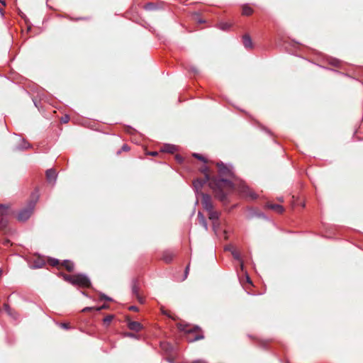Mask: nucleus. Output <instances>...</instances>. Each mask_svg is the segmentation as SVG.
Returning a JSON list of instances; mask_svg holds the SVG:
<instances>
[{
  "mask_svg": "<svg viewBox=\"0 0 363 363\" xmlns=\"http://www.w3.org/2000/svg\"><path fill=\"white\" fill-rule=\"evenodd\" d=\"M161 150L164 152L174 153L177 150V147L173 145L166 144L163 145Z\"/></svg>",
  "mask_w": 363,
  "mask_h": 363,
  "instance_id": "ddd939ff",
  "label": "nucleus"
},
{
  "mask_svg": "<svg viewBox=\"0 0 363 363\" xmlns=\"http://www.w3.org/2000/svg\"><path fill=\"white\" fill-rule=\"evenodd\" d=\"M62 265L67 269V271L72 272L74 269V264L69 260H64Z\"/></svg>",
  "mask_w": 363,
  "mask_h": 363,
  "instance_id": "a211bd4d",
  "label": "nucleus"
},
{
  "mask_svg": "<svg viewBox=\"0 0 363 363\" xmlns=\"http://www.w3.org/2000/svg\"><path fill=\"white\" fill-rule=\"evenodd\" d=\"M93 308L91 307H86L85 308L83 309V311H90Z\"/></svg>",
  "mask_w": 363,
  "mask_h": 363,
  "instance_id": "79ce46f5",
  "label": "nucleus"
},
{
  "mask_svg": "<svg viewBox=\"0 0 363 363\" xmlns=\"http://www.w3.org/2000/svg\"><path fill=\"white\" fill-rule=\"evenodd\" d=\"M46 177L48 182L55 184L57 179V174L55 169H49L46 171Z\"/></svg>",
  "mask_w": 363,
  "mask_h": 363,
  "instance_id": "9d476101",
  "label": "nucleus"
},
{
  "mask_svg": "<svg viewBox=\"0 0 363 363\" xmlns=\"http://www.w3.org/2000/svg\"><path fill=\"white\" fill-rule=\"evenodd\" d=\"M125 336L130 337V338H137V335L133 333H127Z\"/></svg>",
  "mask_w": 363,
  "mask_h": 363,
  "instance_id": "c85d7f7f",
  "label": "nucleus"
},
{
  "mask_svg": "<svg viewBox=\"0 0 363 363\" xmlns=\"http://www.w3.org/2000/svg\"><path fill=\"white\" fill-rule=\"evenodd\" d=\"M218 27L220 29H221L223 30H226L230 27V24H229L228 23L222 22V23H219Z\"/></svg>",
  "mask_w": 363,
  "mask_h": 363,
  "instance_id": "4be33fe9",
  "label": "nucleus"
},
{
  "mask_svg": "<svg viewBox=\"0 0 363 363\" xmlns=\"http://www.w3.org/2000/svg\"><path fill=\"white\" fill-rule=\"evenodd\" d=\"M139 284L138 281L133 280L132 283V293L137 298L138 301L143 303L144 302L143 297L139 294Z\"/></svg>",
  "mask_w": 363,
  "mask_h": 363,
  "instance_id": "423d86ee",
  "label": "nucleus"
},
{
  "mask_svg": "<svg viewBox=\"0 0 363 363\" xmlns=\"http://www.w3.org/2000/svg\"><path fill=\"white\" fill-rule=\"evenodd\" d=\"M218 167V172L220 177H233L234 173L233 171V167L231 165H225L223 162H218L217 164Z\"/></svg>",
  "mask_w": 363,
  "mask_h": 363,
  "instance_id": "7ed1b4c3",
  "label": "nucleus"
},
{
  "mask_svg": "<svg viewBox=\"0 0 363 363\" xmlns=\"http://www.w3.org/2000/svg\"><path fill=\"white\" fill-rule=\"evenodd\" d=\"M198 218H199V223L203 227V228L207 230H208V223H207V221L204 217V216L203 215V213L199 211L198 213Z\"/></svg>",
  "mask_w": 363,
  "mask_h": 363,
  "instance_id": "4468645a",
  "label": "nucleus"
},
{
  "mask_svg": "<svg viewBox=\"0 0 363 363\" xmlns=\"http://www.w3.org/2000/svg\"><path fill=\"white\" fill-rule=\"evenodd\" d=\"M130 310L131 311H137L138 310V307L135 306H132L129 308Z\"/></svg>",
  "mask_w": 363,
  "mask_h": 363,
  "instance_id": "4c0bfd02",
  "label": "nucleus"
},
{
  "mask_svg": "<svg viewBox=\"0 0 363 363\" xmlns=\"http://www.w3.org/2000/svg\"><path fill=\"white\" fill-rule=\"evenodd\" d=\"M191 72H194V73H197V72H198L197 69H196V68H195V67H191Z\"/></svg>",
  "mask_w": 363,
  "mask_h": 363,
  "instance_id": "a19ab883",
  "label": "nucleus"
},
{
  "mask_svg": "<svg viewBox=\"0 0 363 363\" xmlns=\"http://www.w3.org/2000/svg\"><path fill=\"white\" fill-rule=\"evenodd\" d=\"M240 189V192L245 196H249L252 199H255L257 198L256 194L252 192L245 184H241Z\"/></svg>",
  "mask_w": 363,
  "mask_h": 363,
  "instance_id": "0eeeda50",
  "label": "nucleus"
},
{
  "mask_svg": "<svg viewBox=\"0 0 363 363\" xmlns=\"http://www.w3.org/2000/svg\"><path fill=\"white\" fill-rule=\"evenodd\" d=\"M113 317L114 316L113 315H108L106 316L103 320L104 324L108 326L113 319Z\"/></svg>",
  "mask_w": 363,
  "mask_h": 363,
  "instance_id": "aec40b11",
  "label": "nucleus"
},
{
  "mask_svg": "<svg viewBox=\"0 0 363 363\" xmlns=\"http://www.w3.org/2000/svg\"><path fill=\"white\" fill-rule=\"evenodd\" d=\"M155 5L152 3H148L145 6V9L146 10H153L155 9Z\"/></svg>",
  "mask_w": 363,
  "mask_h": 363,
  "instance_id": "a878e982",
  "label": "nucleus"
},
{
  "mask_svg": "<svg viewBox=\"0 0 363 363\" xmlns=\"http://www.w3.org/2000/svg\"><path fill=\"white\" fill-rule=\"evenodd\" d=\"M203 337H204L202 334H197L194 337H192L191 339H189L188 340L189 342H194V341L202 340V339H203Z\"/></svg>",
  "mask_w": 363,
  "mask_h": 363,
  "instance_id": "b1692460",
  "label": "nucleus"
},
{
  "mask_svg": "<svg viewBox=\"0 0 363 363\" xmlns=\"http://www.w3.org/2000/svg\"><path fill=\"white\" fill-rule=\"evenodd\" d=\"M129 149L130 148H129L128 145H123L121 147V150H123V151H128V150H129Z\"/></svg>",
  "mask_w": 363,
  "mask_h": 363,
  "instance_id": "f704fd0d",
  "label": "nucleus"
},
{
  "mask_svg": "<svg viewBox=\"0 0 363 363\" xmlns=\"http://www.w3.org/2000/svg\"><path fill=\"white\" fill-rule=\"evenodd\" d=\"M5 242H6V243H9V240H6V241H5Z\"/></svg>",
  "mask_w": 363,
  "mask_h": 363,
  "instance_id": "49530a36",
  "label": "nucleus"
},
{
  "mask_svg": "<svg viewBox=\"0 0 363 363\" xmlns=\"http://www.w3.org/2000/svg\"><path fill=\"white\" fill-rule=\"evenodd\" d=\"M208 218L211 220L212 221H218L219 218V213L218 211H213L212 209L211 211H208Z\"/></svg>",
  "mask_w": 363,
  "mask_h": 363,
  "instance_id": "dca6fc26",
  "label": "nucleus"
},
{
  "mask_svg": "<svg viewBox=\"0 0 363 363\" xmlns=\"http://www.w3.org/2000/svg\"><path fill=\"white\" fill-rule=\"evenodd\" d=\"M38 200V194L37 193L33 194L31 199L28 201L27 206L21 210L17 215V219L19 221L24 222L30 217Z\"/></svg>",
  "mask_w": 363,
  "mask_h": 363,
  "instance_id": "f03ea898",
  "label": "nucleus"
},
{
  "mask_svg": "<svg viewBox=\"0 0 363 363\" xmlns=\"http://www.w3.org/2000/svg\"><path fill=\"white\" fill-rule=\"evenodd\" d=\"M100 298H101V300H102V299H104V300H106V301H109L112 300V299H111V298H110V297L107 296H106V295H105V294H101V295L100 296Z\"/></svg>",
  "mask_w": 363,
  "mask_h": 363,
  "instance_id": "c756f323",
  "label": "nucleus"
},
{
  "mask_svg": "<svg viewBox=\"0 0 363 363\" xmlns=\"http://www.w3.org/2000/svg\"><path fill=\"white\" fill-rule=\"evenodd\" d=\"M199 196L201 197V204L203 206V208L206 211H208L210 210L211 211L212 209H213L212 199L208 194L201 192Z\"/></svg>",
  "mask_w": 363,
  "mask_h": 363,
  "instance_id": "39448f33",
  "label": "nucleus"
},
{
  "mask_svg": "<svg viewBox=\"0 0 363 363\" xmlns=\"http://www.w3.org/2000/svg\"><path fill=\"white\" fill-rule=\"evenodd\" d=\"M218 223L217 221H213V229L215 232H216L217 228H218Z\"/></svg>",
  "mask_w": 363,
  "mask_h": 363,
  "instance_id": "2f4dec72",
  "label": "nucleus"
},
{
  "mask_svg": "<svg viewBox=\"0 0 363 363\" xmlns=\"http://www.w3.org/2000/svg\"><path fill=\"white\" fill-rule=\"evenodd\" d=\"M73 285L82 287H89L91 285L89 279L84 274L74 275V281Z\"/></svg>",
  "mask_w": 363,
  "mask_h": 363,
  "instance_id": "20e7f679",
  "label": "nucleus"
},
{
  "mask_svg": "<svg viewBox=\"0 0 363 363\" xmlns=\"http://www.w3.org/2000/svg\"><path fill=\"white\" fill-rule=\"evenodd\" d=\"M28 143L23 141V145L21 147H18V149L23 150V149H27L28 147Z\"/></svg>",
  "mask_w": 363,
  "mask_h": 363,
  "instance_id": "7c9ffc66",
  "label": "nucleus"
},
{
  "mask_svg": "<svg viewBox=\"0 0 363 363\" xmlns=\"http://www.w3.org/2000/svg\"><path fill=\"white\" fill-rule=\"evenodd\" d=\"M69 117L67 115H65V116L62 117V118H61V121L63 123H67L69 121Z\"/></svg>",
  "mask_w": 363,
  "mask_h": 363,
  "instance_id": "cd10ccee",
  "label": "nucleus"
},
{
  "mask_svg": "<svg viewBox=\"0 0 363 363\" xmlns=\"http://www.w3.org/2000/svg\"><path fill=\"white\" fill-rule=\"evenodd\" d=\"M193 156H194V157L197 158L198 160H201V161L203 162L204 163H206V160L205 159V157H203L202 155H201L198 154V153H194V154L193 155Z\"/></svg>",
  "mask_w": 363,
  "mask_h": 363,
  "instance_id": "393cba45",
  "label": "nucleus"
},
{
  "mask_svg": "<svg viewBox=\"0 0 363 363\" xmlns=\"http://www.w3.org/2000/svg\"><path fill=\"white\" fill-rule=\"evenodd\" d=\"M243 45L246 48H250L252 46V43L250 37L248 35H245L242 38Z\"/></svg>",
  "mask_w": 363,
  "mask_h": 363,
  "instance_id": "f3484780",
  "label": "nucleus"
},
{
  "mask_svg": "<svg viewBox=\"0 0 363 363\" xmlns=\"http://www.w3.org/2000/svg\"><path fill=\"white\" fill-rule=\"evenodd\" d=\"M189 265H187L185 269V272H184V278H186L187 274L189 273Z\"/></svg>",
  "mask_w": 363,
  "mask_h": 363,
  "instance_id": "c9c22d12",
  "label": "nucleus"
},
{
  "mask_svg": "<svg viewBox=\"0 0 363 363\" xmlns=\"http://www.w3.org/2000/svg\"><path fill=\"white\" fill-rule=\"evenodd\" d=\"M267 208L272 209V210H274L275 211H277V213H281L284 212V208L281 205H279V204H267Z\"/></svg>",
  "mask_w": 363,
  "mask_h": 363,
  "instance_id": "2eb2a0df",
  "label": "nucleus"
},
{
  "mask_svg": "<svg viewBox=\"0 0 363 363\" xmlns=\"http://www.w3.org/2000/svg\"><path fill=\"white\" fill-rule=\"evenodd\" d=\"M63 279L64 280L69 282L70 284H72V285L74 284V275L73 276H70V275H67V274H64L63 275Z\"/></svg>",
  "mask_w": 363,
  "mask_h": 363,
  "instance_id": "412c9836",
  "label": "nucleus"
},
{
  "mask_svg": "<svg viewBox=\"0 0 363 363\" xmlns=\"http://www.w3.org/2000/svg\"><path fill=\"white\" fill-rule=\"evenodd\" d=\"M61 325V327H62V328L66 329V330H67V329H69V323H61V325Z\"/></svg>",
  "mask_w": 363,
  "mask_h": 363,
  "instance_id": "473e14b6",
  "label": "nucleus"
},
{
  "mask_svg": "<svg viewBox=\"0 0 363 363\" xmlns=\"http://www.w3.org/2000/svg\"><path fill=\"white\" fill-rule=\"evenodd\" d=\"M128 327L130 330L135 332H138L143 328L142 324L138 321H129Z\"/></svg>",
  "mask_w": 363,
  "mask_h": 363,
  "instance_id": "9b49d317",
  "label": "nucleus"
},
{
  "mask_svg": "<svg viewBox=\"0 0 363 363\" xmlns=\"http://www.w3.org/2000/svg\"><path fill=\"white\" fill-rule=\"evenodd\" d=\"M106 308V306L105 305H104V306H101V307H98V308H96V311H101V309H104V308Z\"/></svg>",
  "mask_w": 363,
  "mask_h": 363,
  "instance_id": "58836bf2",
  "label": "nucleus"
},
{
  "mask_svg": "<svg viewBox=\"0 0 363 363\" xmlns=\"http://www.w3.org/2000/svg\"><path fill=\"white\" fill-rule=\"evenodd\" d=\"M207 182H208L209 186L213 191L216 197L221 201H225L227 194L235 189V184L229 179L225 178L210 179L209 175L205 173V178L203 179H198L193 183L197 199L201 192V188Z\"/></svg>",
  "mask_w": 363,
  "mask_h": 363,
  "instance_id": "f257e3e1",
  "label": "nucleus"
},
{
  "mask_svg": "<svg viewBox=\"0 0 363 363\" xmlns=\"http://www.w3.org/2000/svg\"><path fill=\"white\" fill-rule=\"evenodd\" d=\"M174 257V253L172 251L165 250V251H164L163 255H162V259L165 262L168 263V262H170L173 259Z\"/></svg>",
  "mask_w": 363,
  "mask_h": 363,
  "instance_id": "f8f14e48",
  "label": "nucleus"
},
{
  "mask_svg": "<svg viewBox=\"0 0 363 363\" xmlns=\"http://www.w3.org/2000/svg\"><path fill=\"white\" fill-rule=\"evenodd\" d=\"M8 206L0 204V212L1 215V224L2 228L6 227V225H7V220L6 218H4V216L8 214Z\"/></svg>",
  "mask_w": 363,
  "mask_h": 363,
  "instance_id": "6e6552de",
  "label": "nucleus"
},
{
  "mask_svg": "<svg viewBox=\"0 0 363 363\" xmlns=\"http://www.w3.org/2000/svg\"><path fill=\"white\" fill-rule=\"evenodd\" d=\"M225 250H229V251L231 252L232 255L234 257V259H237V260H238L240 262V268L242 270L243 269V263L242 262V259H241V257H240V255L239 252H237L235 249H233V246H230V245L225 247Z\"/></svg>",
  "mask_w": 363,
  "mask_h": 363,
  "instance_id": "1a4fd4ad",
  "label": "nucleus"
},
{
  "mask_svg": "<svg viewBox=\"0 0 363 363\" xmlns=\"http://www.w3.org/2000/svg\"><path fill=\"white\" fill-rule=\"evenodd\" d=\"M50 263H51V264H52V265H53V266H56V265H57V264H58V263H59V260H58V259H52V260H51V262H50Z\"/></svg>",
  "mask_w": 363,
  "mask_h": 363,
  "instance_id": "72a5a7b5",
  "label": "nucleus"
},
{
  "mask_svg": "<svg viewBox=\"0 0 363 363\" xmlns=\"http://www.w3.org/2000/svg\"><path fill=\"white\" fill-rule=\"evenodd\" d=\"M177 160L178 161L181 162V161H182V157H179V156H177Z\"/></svg>",
  "mask_w": 363,
  "mask_h": 363,
  "instance_id": "37998d69",
  "label": "nucleus"
},
{
  "mask_svg": "<svg viewBox=\"0 0 363 363\" xmlns=\"http://www.w3.org/2000/svg\"><path fill=\"white\" fill-rule=\"evenodd\" d=\"M0 2L5 5V1L4 0H0Z\"/></svg>",
  "mask_w": 363,
  "mask_h": 363,
  "instance_id": "c03bdc74",
  "label": "nucleus"
},
{
  "mask_svg": "<svg viewBox=\"0 0 363 363\" xmlns=\"http://www.w3.org/2000/svg\"><path fill=\"white\" fill-rule=\"evenodd\" d=\"M191 363H206V362L203 359H196L195 361H193Z\"/></svg>",
  "mask_w": 363,
  "mask_h": 363,
  "instance_id": "e433bc0d",
  "label": "nucleus"
},
{
  "mask_svg": "<svg viewBox=\"0 0 363 363\" xmlns=\"http://www.w3.org/2000/svg\"><path fill=\"white\" fill-rule=\"evenodd\" d=\"M157 154H158L157 152H149V155H152V156H156V155H157Z\"/></svg>",
  "mask_w": 363,
  "mask_h": 363,
  "instance_id": "ea45409f",
  "label": "nucleus"
},
{
  "mask_svg": "<svg viewBox=\"0 0 363 363\" xmlns=\"http://www.w3.org/2000/svg\"><path fill=\"white\" fill-rule=\"evenodd\" d=\"M4 309H5V311H6V313H7L9 315H12V314H11V308L9 307V305L5 304V305H4Z\"/></svg>",
  "mask_w": 363,
  "mask_h": 363,
  "instance_id": "bb28decb",
  "label": "nucleus"
},
{
  "mask_svg": "<svg viewBox=\"0 0 363 363\" xmlns=\"http://www.w3.org/2000/svg\"><path fill=\"white\" fill-rule=\"evenodd\" d=\"M252 13V9L247 5H245L242 7V14L245 16H250Z\"/></svg>",
  "mask_w": 363,
  "mask_h": 363,
  "instance_id": "6ab92c4d",
  "label": "nucleus"
},
{
  "mask_svg": "<svg viewBox=\"0 0 363 363\" xmlns=\"http://www.w3.org/2000/svg\"><path fill=\"white\" fill-rule=\"evenodd\" d=\"M182 330H184L188 333H193L194 332H196L198 329H199V327L196 326V327H194L192 328H189V329H186L184 328H182V326H180L179 328Z\"/></svg>",
  "mask_w": 363,
  "mask_h": 363,
  "instance_id": "5701e85b",
  "label": "nucleus"
},
{
  "mask_svg": "<svg viewBox=\"0 0 363 363\" xmlns=\"http://www.w3.org/2000/svg\"><path fill=\"white\" fill-rule=\"evenodd\" d=\"M247 281L250 283L251 281L250 280V277H247Z\"/></svg>",
  "mask_w": 363,
  "mask_h": 363,
  "instance_id": "a18cd8bd",
  "label": "nucleus"
}]
</instances>
